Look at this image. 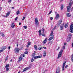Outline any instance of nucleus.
<instances>
[{"mask_svg": "<svg viewBox=\"0 0 73 73\" xmlns=\"http://www.w3.org/2000/svg\"><path fill=\"white\" fill-rule=\"evenodd\" d=\"M68 65H66V66L65 67V68H68Z\"/></svg>", "mask_w": 73, "mask_h": 73, "instance_id": "79ce46f5", "label": "nucleus"}, {"mask_svg": "<svg viewBox=\"0 0 73 73\" xmlns=\"http://www.w3.org/2000/svg\"><path fill=\"white\" fill-rule=\"evenodd\" d=\"M59 15L58 14H57L56 15V17H55V19L57 20H58V18L59 17Z\"/></svg>", "mask_w": 73, "mask_h": 73, "instance_id": "1a4fd4ad", "label": "nucleus"}, {"mask_svg": "<svg viewBox=\"0 0 73 73\" xmlns=\"http://www.w3.org/2000/svg\"><path fill=\"white\" fill-rule=\"evenodd\" d=\"M56 26H55L53 28V29H52L53 31H54V29H56Z\"/></svg>", "mask_w": 73, "mask_h": 73, "instance_id": "7c9ffc66", "label": "nucleus"}, {"mask_svg": "<svg viewBox=\"0 0 73 73\" xmlns=\"http://www.w3.org/2000/svg\"><path fill=\"white\" fill-rule=\"evenodd\" d=\"M27 47L28 48V46H27Z\"/></svg>", "mask_w": 73, "mask_h": 73, "instance_id": "774afa93", "label": "nucleus"}, {"mask_svg": "<svg viewBox=\"0 0 73 73\" xmlns=\"http://www.w3.org/2000/svg\"><path fill=\"white\" fill-rule=\"evenodd\" d=\"M6 71H9V68H6Z\"/></svg>", "mask_w": 73, "mask_h": 73, "instance_id": "473e14b6", "label": "nucleus"}, {"mask_svg": "<svg viewBox=\"0 0 73 73\" xmlns=\"http://www.w3.org/2000/svg\"><path fill=\"white\" fill-rule=\"evenodd\" d=\"M46 40H47V38H46L43 41V42L44 44H45L46 43Z\"/></svg>", "mask_w": 73, "mask_h": 73, "instance_id": "6ab92c4d", "label": "nucleus"}, {"mask_svg": "<svg viewBox=\"0 0 73 73\" xmlns=\"http://www.w3.org/2000/svg\"><path fill=\"white\" fill-rule=\"evenodd\" d=\"M63 8H64L63 7V6H62L61 7V11H62V10L63 9Z\"/></svg>", "mask_w": 73, "mask_h": 73, "instance_id": "72a5a7b5", "label": "nucleus"}, {"mask_svg": "<svg viewBox=\"0 0 73 73\" xmlns=\"http://www.w3.org/2000/svg\"><path fill=\"white\" fill-rule=\"evenodd\" d=\"M52 11H50L49 13H48V15H50V14H51V13H52Z\"/></svg>", "mask_w": 73, "mask_h": 73, "instance_id": "58836bf2", "label": "nucleus"}, {"mask_svg": "<svg viewBox=\"0 0 73 73\" xmlns=\"http://www.w3.org/2000/svg\"><path fill=\"white\" fill-rule=\"evenodd\" d=\"M64 28V27L63 26H61L60 27V29L61 30H62L63 29V28Z\"/></svg>", "mask_w": 73, "mask_h": 73, "instance_id": "a878e982", "label": "nucleus"}, {"mask_svg": "<svg viewBox=\"0 0 73 73\" xmlns=\"http://www.w3.org/2000/svg\"><path fill=\"white\" fill-rule=\"evenodd\" d=\"M25 17H23V19H22L23 21H24V19H25Z\"/></svg>", "mask_w": 73, "mask_h": 73, "instance_id": "e433bc0d", "label": "nucleus"}, {"mask_svg": "<svg viewBox=\"0 0 73 73\" xmlns=\"http://www.w3.org/2000/svg\"><path fill=\"white\" fill-rule=\"evenodd\" d=\"M8 56H7L6 57L5 60V61H8Z\"/></svg>", "mask_w": 73, "mask_h": 73, "instance_id": "bb28decb", "label": "nucleus"}, {"mask_svg": "<svg viewBox=\"0 0 73 73\" xmlns=\"http://www.w3.org/2000/svg\"><path fill=\"white\" fill-rule=\"evenodd\" d=\"M35 24L36 25V27L38 26V25H39V23H38V20H37V18H35Z\"/></svg>", "mask_w": 73, "mask_h": 73, "instance_id": "20e7f679", "label": "nucleus"}, {"mask_svg": "<svg viewBox=\"0 0 73 73\" xmlns=\"http://www.w3.org/2000/svg\"><path fill=\"white\" fill-rule=\"evenodd\" d=\"M32 55L33 56H35V53L33 54Z\"/></svg>", "mask_w": 73, "mask_h": 73, "instance_id": "8fccbe9b", "label": "nucleus"}, {"mask_svg": "<svg viewBox=\"0 0 73 73\" xmlns=\"http://www.w3.org/2000/svg\"><path fill=\"white\" fill-rule=\"evenodd\" d=\"M25 69H26V70H27V69H28V67H26L25 68Z\"/></svg>", "mask_w": 73, "mask_h": 73, "instance_id": "09e8293b", "label": "nucleus"}, {"mask_svg": "<svg viewBox=\"0 0 73 73\" xmlns=\"http://www.w3.org/2000/svg\"><path fill=\"white\" fill-rule=\"evenodd\" d=\"M1 34V36H2V37H5V35L3 33H2Z\"/></svg>", "mask_w": 73, "mask_h": 73, "instance_id": "b1692460", "label": "nucleus"}, {"mask_svg": "<svg viewBox=\"0 0 73 73\" xmlns=\"http://www.w3.org/2000/svg\"><path fill=\"white\" fill-rule=\"evenodd\" d=\"M26 70H27V69H26L25 68L22 71V72H25V71H26Z\"/></svg>", "mask_w": 73, "mask_h": 73, "instance_id": "f704fd0d", "label": "nucleus"}, {"mask_svg": "<svg viewBox=\"0 0 73 73\" xmlns=\"http://www.w3.org/2000/svg\"><path fill=\"white\" fill-rule=\"evenodd\" d=\"M23 27L25 28V29H27V27L26 26H23Z\"/></svg>", "mask_w": 73, "mask_h": 73, "instance_id": "c756f323", "label": "nucleus"}, {"mask_svg": "<svg viewBox=\"0 0 73 73\" xmlns=\"http://www.w3.org/2000/svg\"><path fill=\"white\" fill-rule=\"evenodd\" d=\"M39 36H41V33H39Z\"/></svg>", "mask_w": 73, "mask_h": 73, "instance_id": "603ef678", "label": "nucleus"}, {"mask_svg": "<svg viewBox=\"0 0 73 73\" xmlns=\"http://www.w3.org/2000/svg\"><path fill=\"white\" fill-rule=\"evenodd\" d=\"M42 33L43 34H44V29L42 28Z\"/></svg>", "mask_w": 73, "mask_h": 73, "instance_id": "cd10ccee", "label": "nucleus"}, {"mask_svg": "<svg viewBox=\"0 0 73 73\" xmlns=\"http://www.w3.org/2000/svg\"><path fill=\"white\" fill-rule=\"evenodd\" d=\"M8 49H9H9H11V46H9V47Z\"/></svg>", "mask_w": 73, "mask_h": 73, "instance_id": "3c124183", "label": "nucleus"}, {"mask_svg": "<svg viewBox=\"0 0 73 73\" xmlns=\"http://www.w3.org/2000/svg\"><path fill=\"white\" fill-rule=\"evenodd\" d=\"M16 13L17 15H19V14H20V11H19V10H18L17 11V12H16Z\"/></svg>", "mask_w": 73, "mask_h": 73, "instance_id": "4be33fe9", "label": "nucleus"}, {"mask_svg": "<svg viewBox=\"0 0 73 73\" xmlns=\"http://www.w3.org/2000/svg\"><path fill=\"white\" fill-rule=\"evenodd\" d=\"M17 46H19V45L18 44H17Z\"/></svg>", "mask_w": 73, "mask_h": 73, "instance_id": "0e129e2a", "label": "nucleus"}, {"mask_svg": "<svg viewBox=\"0 0 73 73\" xmlns=\"http://www.w3.org/2000/svg\"><path fill=\"white\" fill-rule=\"evenodd\" d=\"M71 11H73V7H72L71 9Z\"/></svg>", "mask_w": 73, "mask_h": 73, "instance_id": "864d4df0", "label": "nucleus"}, {"mask_svg": "<svg viewBox=\"0 0 73 73\" xmlns=\"http://www.w3.org/2000/svg\"><path fill=\"white\" fill-rule=\"evenodd\" d=\"M25 55H23V57H25Z\"/></svg>", "mask_w": 73, "mask_h": 73, "instance_id": "69168bd1", "label": "nucleus"}, {"mask_svg": "<svg viewBox=\"0 0 73 73\" xmlns=\"http://www.w3.org/2000/svg\"><path fill=\"white\" fill-rule=\"evenodd\" d=\"M12 9H14V7H12Z\"/></svg>", "mask_w": 73, "mask_h": 73, "instance_id": "e2e57ef3", "label": "nucleus"}, {"mask_svg": "<svg viewBox=\"0 0 73 73\" xmlns=\"http://www.w3.org/2000/svg\"><path fill=\"white\" fill-rule=\"evenodd\" d=\"M11 1H12V0H9L8 1V3H11Z\"/></svg>", "mask_w": 73, "mask_h": 73, "instance_id": "a19ab883", "label": "nucleus"}, {"mask_svg": "<svg viewBox=\"0 0 73 73\" xmlns=\"http://www.w3.org/2000/svg\"><path fill=\"white\" fill-rule=\"evenodd\" d=\"M18 18V17H17L15 19V21H17V18Z\"/></svg>", "mask_w": 73, "mask_h": 73, "instance_id": "ea45409f", "label": "nucleus"}, {"mask_svg": "<svg viewBox=\"0 0 73 73\" xmlns=\"http://www.w3.org/2000/svg\"><path fill=\"white\" fill-rule=\"evenodd\" d=\"M21 23L20 22L19 23V25H21Z\"/></svg>", "mask_w": 73, "mask_h": 73, "instance_id": "13d9d810", "label": "nucleus"}, {"mask_svg": "<svg viewBox=\"0 0 73 73\" xmlns=\"http://www.w3.org/2000/svg\"><path fill=\"white\" fill-rule=\"evenodd\" d=\"M68 23H66L65 25H64V27L65 28H66L68 27Z\"/></svg>", "mask_w": 73, "mask_h": 73, "instance_id": "2eb2a0df", "label": "nucleus"}, {"mask_svg": "<svg viewBox=\"0 0 73 73\" xmlns=\"http://www.w3.org/2000/svg\"><path fill=\"white\" fill-rule=\"evenodd\" d=\"M42 36H45V35L44 34H43V35H42Z\"/></svg>", "mask_w": 73, "mask_h": 73, "instance_id": "4d7b16f0", "label": "nucleus"}, {"mask_svg": "<svg viewBox=\"0 0 73 73\" xmlns=\"http://www.w3.org/2000/svg\"><path fill=\"white\" fill-rule=\"evenodd\" d=\"M61 23H62V20H60L58 22V25H60V24H61Z\"/></svg>", "mask_w": 73, "mask_h": 73, "instance_id": "f3484780", "label": "nucleus"}, {"mask_svg": "<svg viewBox=\"0 0 73 73\" xmlns=\"http://www.w3.org/2000/svg\"><path fill=\"white\" fill-rule=\"evenodd\" d=\"M39 33H41V30H39L38 31Z\"/></svg>", "mask_w": 73, "mask_h": 73, "instance_id": "6e6d98bb", "label": "nucleus"}, {"mask_svg": "<svg viewBox=\"0 0 73 73\" xmlns=\"http://www.w3.org/2000/svg\"><path fill=\"white\" fill-rule=\"evenodd\" d=\"M43 49V47H40L38 49L39 50H41V49Z\"/></svg>", "mask_w": 73, "mask_h": 73, "instance_id": "412c9836", "label": "nucleus"}, {"mask_svg": "<svg viewBox=\"0 0 73 73\" xmlns=\"http://www.w3.org/2000/svg\"><path fill=\"white\" fill-rule=\"evenodd\" d=\"M6 48H7V47L5 46H4L3 47L2 49H3V50H5V49H6Z\"/></svg>", "mask_w": 73, "mask_h": 73, "instance_id": "5701e85b", "label": "nucleus"}, {"mask_svg": "<svg viewBox=\"0 0 73 73\" xmlns=\"http://www.w3.org/2000/svg\"><path fill=\"white\" fill-rule=\"evenodd\" d=\"M10 13H11V11H9L6 14V17H8V16H9V15L10 14Z\"/></svg>", "mask_w": 73, "mask_h": 73, "instance_id": "dca6fc26", "label": "nucleus"}, {"mask_svg": "<svg viewBox=\"0 0 73 73\" xmlns=\"http://www.w3.org/2000/svg\"><path fill=\"white\" fill-rule=\"evenodd\" d=\"M64 68H65V66H62V71H64Z\"/></svg>", "mask_w": 73, "mask_h": 73, "instance_id": "c85d7f7f", "label": "nucleus"}, {"mask_svg": "<svg viewBox=\"0 0 73 73\" xmlns=\"http://www.w3.org/2000/svg\"><path fill=\"white\" fill-rule=\"evenodd\" d=\"M14 23H13L11 25V27H12V28H14V27H15V25H14Z\"/></svg>", "mask_w": 73, "mask_h": 73, "instance_id": "a211bd4d", "label": "nucleus"}, {"mask_svg": "<svg viewBox=\"0 0 73 73\" xmlns=\"http://www.w3.org/2000/svg\"><path fill=\"white\" fill-rule=\"evenodd\" d=\"M43 55L44 57H45L46 56V51H44L43 52Z\"/></svg>", "mask_w": 73, "mask_h": 73, "instance_id": "4468645a", "label": "nucleus"}, {"mask_svg": "<svg viewBox=\"0 0 73 73\" xmlns=\"http://www.w3.org/2000/svg\"><path fill=\"white\" fill-rule=\"evenodd\" d=\"M70 31L71 33H73V25L71 24L70 26Z\"/></svg>", "mask_w": 73, "mask_h": 73, "instance_id": "39448f33", "label": "nucleus"}, {"mask_svg": "<svg viewBox=\"0 0 73 73\" xmlns=\"http://www.w3.org/2000/svg\"><path fill=\"white\" fill-rule=\"evenodd\" d=\"M72 4H73V2L70 1L68 7H72Z\"/></svg>", "mask_w": 73, "mask_h": 73, "instance_id": "f8f14e48", "label": "nucleus"}, {"mask_svg": "<svg viewBox=\"0 0 73 73\" xmlns=\"http://www.w3.org/2000/svg\"><path fill=\"white\" fill-rule=\"evenodd\" d=\"M55 13H56V14H57V12H55Z\"/></svg>", "mask_w": 73, "mask_h": 73, "instance_id": "338daca9", "label": "nucleus"}, {"mask_svg": "<svg viewBox=\"0 0 73 73\" xmlns=\"http://www.w3.org/2000/svg\"><path fill=\"white\" fill-rule=\"evenodd\" d=\"M3 52V50H0V52Z\"/></svg>", "mask_w": 73, "mask_h": 73, "instance_id": "de8ad7c7", "label": "nucleus"}, {"mask_svg": "<svg viewBox=\"0 0 73 73\" xmlns=\"http://www.w3.org/2000/svg\"><path fill=\"white\" fill-rule=\"evenodd\" d=\"M51 36L48 39L49 41H50V40H52V39H53V38L54 37V36L53 35V31H51V32L50 35V36Z\"/></svg>", "mask_w": 73, "mask_h": 73, "instance_id": "f257e3e1", "label": "nucleus"}, {"mask_svg": "<svg viewBox=\"0 0 73 73\" xmlns=\"http://www.w3.org/2000/svg\"><path fill=\"white\" fill-rule=\"evenodd\" d=\"M66 15L68 17H69L71 16V14L69 13H67Z\"/></svg>", "mask_w": 73, "mask_h": 73, "instance_id": "ddd939ff", "label": "nucleus"}, {"mask_svg": "<svg viewBox=\"0 0 73 73\" xmlns=\"http://www.w3.org/2000/svg\"><path fill=\"white\" fill-rule=\"evenodd\" d=\"M43 48H44V49H46V47H43Z\"/></svg>", "mask_w": 73, "mask_h": 73, "instance_id": "5fc2aeb1", "label": "nucleus"}, {"mask_svg": "<svg viewBox=\"0 0 73 73\" xmlns=\"http://www.w3.org/2000/svg\"><path fill=\"white\" fill-rule=\"evenodd\" d=\"M60 49V47H58V49H57V50H58V49Z\"/></svg>", "mask_w": 73, "mask_h": 73, "instance_id": "bf43d9fd", "label": "nucleus"}, {"mask_svg": "<svg viewBox=\"0 0 73 73\" xmlns=\"http://www.w3.org/2000/svg\"><path fill=\"white\" fill-rule=\"evenodd\" d=\"M25 54H28V53L27 51H26L25 52Z\"/></svg>", "mask_w": 73, "mask_h": 73, "instance_id": "c03bdc74", "label": "nucleus"}, {"mask_svg": "<svg viewBox=\"0 0 73 73\" xmlns=\"http://www.w3.org/2000/svg\"><path fill=\"white\" fill-rule=\"evenodd\" d=\"M63 49H65V46H63Z\"/></svg>", "mask_w": 73, "mask_h": 73, "instance_id": "49530a36", "label": "nucleus"}, {"mask_svg": "<svg viewBox=\"0 0 73 73\" xmlns=\"http://www.w3.org/2000/svg\"><path fill=\"white\" fill-rule=\"evenodd\" d=\"M50 19L51 20H53V17H51L50 18Z\"/></svg>", "mask_w": 73, "mask_h": 73, "instance_id": "a18cd8bd", "label": "nucleus"}, {"mask_svg": "<svg viewBox=\"0 0 73 73\" xmlns=\"http://www.w3.org/2000/svg\"><path fill=\"white\" fill-rule=\"evenodd\" d=\"M60 71V67H58V68L56 69V73H59Z\"/></svg>", "mask_w": 73, "mask_h": 73, "instance_id": "0eeeda50", "label": "nucleus"}, {"mask_svg": "<svg viewBox=\"0 0 73 73\" xmlns=\"http://www.w3.org/2000/svg\"><path fill=\"white\" fill-rule=\"evenodd\" d=\"M11 62H12V59H11L10 60Z\"/></svg>", "mask_w": 73, "mask_h": 73, "instance_id": "052dcab7", "label": "nucleus"}, {"mask_svg": "<svg viewBox=\"0 0 73 73\" xmlns=\"http://www.w3.org/2000/svg\"><path fill=\"white\" fill-rule=\"evenodd\" d=\"M15 52L17 53L19 52V51H20V48H15Z\"/></svg>", "mask_w": 73, "mask_h": 73, "instance_id": "423d86ee", "label": "nucleus"}, {"mask_svg": "<svg viewBox=\"0 0 73 73\" xmlns=\"http://www.w3.org/2000/svg\"><path fill=\"white\" fill-rule=\"evenodd\" d=\"M71 7H70L69 6H68L67 7V12H70V8Z\"/></svg>", "mask_w": 73, "mask_h": 73, "instance_id": "9d476101", "label": "nucleus"}, {"mask_svg": "<svg viewBox=\"0 0 73 73\" xmlns=\"http://www.w3.org/2000/svg\"><path fill=\"white\" fill-rule=\"evenodd\" d=\"M66 63V62H64L63 64V66H65V64Z\"/></svg>", "mask_w": 73, "mask_h": 73, "instance_id": "2f4dec72", "label": "nucleus"}, {"mask_svg": "<svg viewBox=\"0 0 73 73\" xmlns=\"http://www.w3.org/2000/svg\"><path fill=\"white\" fill-rule=\"evenodd\" d=\"M31 43L30 42L28 43V45H31Z\"/></svg>", "mask_w": 73, "mask_h": 73, "instance_id": "37998d69", "label": "nucleus"}, {"mask_svg": "<svg viewBox=\"0 0 73 73\" xmlns=\"http://www.w3.org/2000/svg\"><path fill=\"white\" fill-rule=\"evenodd\" d=\"M42 57V56H35L34 57V59H37V58H41Z\"/></svg>", "mask_w": 73, "mask_h": 73, "instance_id": "6e6552de", "label": "nucleus"}, {"mask_svg": "<svg viewBox=\"0 0 73 73\" xmlns=\"http://www.w3.org/2000/svg\"><path fill=\"white\" fill-rule=\"evenodd\" d=\"M72 61H73V54H72Z\"/></svg>", "mask_w": 73, "mask_h": 73, "instance_id": "4c0bfd02", "label": "nucleus"}, {"mask_svg": "<svg viewBox=\"0 0 73 73\" xmlns=\"http://www.w3.org/2000/svg\"><path fill=\"white\" fill-rule=\"evenodd\" d=\"M72 36V34H69L68 35L66 38V41H67V42H69V41L70 40Z\"/></svg>", "mask_w": 73, "mask_h": 73, "instance_id": "7ed1b4c3", "label": "nucleus"}, {"mask_svg": "<svg viewBox=\"0 0 73 73\" xmlns=\"http://www.w3.org/2000/svg\"><path fill=\"white\" fill-rule=\"evenodd\" d=\"M21 72V71H19L18 73H20Z\"/></svg>", "mask_w": 73, "mask_h": 73, "instance_id": "680f3d73", "label": "nucleus"}, {"mask_svg": "<svg viewBox=\"0 0 73 73\" xmlns=\"http://www.w3.org/2000/svg\"><path fill=\"white\" fill-rule=\"evenodd\" d=\"M63 50H61L59 52L58 54V57L57 58H58V59H59V58H61V57L62 56V52H63Z\"/></svg>", "mask_w": 73, "mask_h": 73, "instance_id": "f03ea898", "label": "nucleus"}, {"mask_svg": "<svg viewBox=\"0 0 73 73\" xmlns=\"http://www.w3.org/2000/svg\"><path fill=\"white\" fill-rule=\"evenodd\" d=\"M21 60H22V58H21V57L20 56L19 58V60L18 61V62L19 63L21 61Z\"/></svg>", "mask_w": 73, "mask_h": 73, "instance_id": "9b49d317", "label": "nucleus"}, {"mask_svg": "<svg viewBox=\"0 0 73 73\" xmlns=\"http://www.w3.org/2000/svg\"><path fill=\"white\" fill-rule=\"evenodd\" d=\"M9 64H6V66H5V68H9Z\"/></svg>", "mask_w": 73, "mask_h": 73, "instance_id": "aec40b11", "label": "nucleus"}, {"mask_svg": "<svg viewBox=\"0 0 73 73\" xmlns=\"http://www.w3.org/2000/svg\"><path fill=\"white\" fill-rule=\"evenodd\" d=\"M34 48L36 50H37V46H36V45H35L34 46Z\"/></svg>", "mask_w": 73, "mask_h": 73, "instance_id": "393cba45", "label": "nucleus"}, {"mask_svg": "<svg viewBox=\"0 0 73 73\" xmlns=\"http://www.w3.org/2000/svg\"><path fill=\"white\" fill-rule=\"evenodd\" d=\"M34 59H33V58H32V59L31 60V62H33V61H34Z\"/></svg>", "mask_w": 73, "mask_h": 73, "instance_id": "c9c22d12", "label": "nucleus"}]
</instances>
